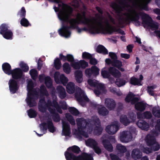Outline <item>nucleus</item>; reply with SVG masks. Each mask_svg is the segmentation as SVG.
Listing matches in <instances>:
<instances>
[{
	"label": "nucleus",
	"instance_id": "15",
	"mask_svg": "<svg viewBox=\"0 0 160 160\" xmlns=\"http://www.w3.org/2000/svg\"><path fill=\"white\" fill-rule=\"evenodd\" d=\"M9 90L11 93H15L18 90L19 86L16 81L13 79H10L9 81Z\"/></svg>",
	"mask_w": 160,
	"mask_h": 160
},
{
	"label": "nucleus",
	"instance_id": "44",
	"mask_svg": "<svg viewBox=\"0 0 160 160\" xmlns=\"http://www.w3.org/2000/svg\"><path fill=\"white\" fill-rule=\"evenodd\" d=\"M29 73L32 78L34 80L37 78L38 76L37 71L35 69H32L29 72Z\"/></svg>",
	"mask_w": 160,
	"mask_h": 160
},
{
	"label": "nucleus",
	"instance_id": "52",
	"mask_svg": "<svg viewBox=\"0 0 160 160\" xmlns=\"http://www.w3.org/2000/svg\"><path fill=\"white\" fill-rule=\"evenodd\" d=\"M113 65L117 67L118 68L121 67L122 66V62L119 60H116L113 63Z\"/></svg>",
	"mask_w": 160,
	"mask_h": 160
},
{
	"label": "nucleus",
	"instance_id": "53",
	"mask_svg": "<svg viewBox=\"0 0 160 160\" xmlns=\"http://www.w3.org/2000/svg\"><path fill=\"white\" fill-rule=\"evenodd\" d=\"M80 67H81L82 68H84L88 66V64L85 61L81 60L80 61Z\"/></svg>",
	"mask_w": 160,
	"mask_h": 160
},
{
	"label": "nucleus",
	"instance_id": "1",
	"mask_svg": "<svg viewBox=\"0 0 160 160\" xmlns=\"http://www.w3.org/2000/svg\"><path fill=\"white\" fill-rule=\"evenodd\" d=\"M33 84L31 80L28 82L27 90L28 92L27 97L26 100L27 103L30 107L35 106L36 103L35 100L40 96V99L38 105V109L42 112H46L47 109L51 114H52V119L55 122L60 121V117L56 113V111L58 112L62 113V110L59 106L57 102V98L56 95H52V102L50 100L48 99L47 102L45 101V98H48V93L46 90L45 87L42 85L40 87V90L38 89L33 90Z\"/></svg>",
	"mask_w": 160,
	"mask_h": 160
},
{
	"label": "nucleus",
	"instance_id": "63",
	"mask_svg": "<svg viewBox=\"0 0 160 160\" xmlns=\"http://www.w3.org/2000/svg\"><path fill=\"white\" fill-rule=\"evenodd\" d=\"M136 42H138V43L139 44H141V39L140 38H138V37H136Z\"/></svg>",
	"mask_w": 160,
	"mask_h": 160
},
{
	"label": "nucleus",
	"instance_id": "19",
	"mask_svg": "<svg viewBox=\"0 0 160 160\" xmlns=\"http://www.w3.org/2000/svg\"><path fill=\"white\" fill-rule=\"evenodd\" d=\"M13 78L17 79L20 78L22 76V72L21 69L19 68H16L12 71L11 74Z\"/></svg>",
	"mask_w": 160,
	"mask_h": 160
},
{
	"label": "nucleus",
	"instance_id": "34",
	"mask_svg": "<svg viewBox=\"0 0 160 160\" xmlns=\"http://www.w3.org/2000/svg\"><path fill=\"white\" fill-rule=\"evenodd\" d=\"M156 131H152L150 134L155 135V136H158V132H160V119L158 120L157 121V124L155 126Z\"/></svg>",
	"mask_w": 160,
	"mask_h": 160
},
{
	"label": "nucleus",
	"instance_id": "38",
	"mask_svg": "<svg viewBox=\"0 0 160 160\" xmlns=\"http://www.w3.org/2000/svg\"><path fill=\"white\" fill-rule=\"evenodd\" d=\"M63 70L64 72L67 74H69L71 72V68L68 63H65L62 66Z\"/></svg>",
	"mask_w": 160,
	"mask_h": 160
},
{
	"label": "nucleus",
	"instance_id": "54",
	"mask_svg": "<svg viewBox=\"0 0 160 160\" xmlns=\"http://www.w3.org/2000/svg\"><path fill=\"white\" fill-rule=\"evenodd\" d=\"M61 107L59 106L60 108L63 109H66L67 108V106L66 102L64 101L61 102H59Z\"/></svg>",
	"mask_w": 160,
	"mask_h": 160
},
{
	"label": "nucleus",
	"instance_id": "35",
	"mask_svg": "<svg viewBox=\"0 0 160 160\" xmlns=\"http://www.w3.org/2000/svg\"><path fill=\"white\" fill-rule=\"evenodd\" d=\"M70 150H71L72 152H70V151L69 152H65L72 153L74 155L73 153H78L80 151V148L77 146H73L69 148H68V150L69 151Z\"/></svg>",
	"mask_w": 160,
	"mask_h": 160
},
{
	"label": "nucleus",
	"instance_id": "28",
	"mask_svg": "<svg viewBox=\"0 0 160 160\" xmlns=\"http://www.w3.org/2000/svg\"><path fill=\"white\" fill-rule=\"evenodd\" d=\"M2 68L5 73L8 75L11 74L12 70H11V67L9 64L7 63L3 64L2 65Z\"/></svg>",
	"mask_w": 160,
	"mask_h": 160
},
{
	"label": "nucleus",
	"instance_id": "6",
	"mask_svg": "<svg viewBox=\"0 0 160 160\" xmlns=\"http://www.w3.org/2000/svg\"><path fill=\"white\" fill-rule=\"evenodd\" d=\"M65 155L67 160H93L92 156L86 153L77 156L72 153L65 152Z\"/></svg>",
	"mask_w": 160,
	"mask_h": 160
},
{
	"label": "nucleus",
	"instance_id": "39",
	"mask_svg": "<svg viewBox=\"0 0 160 160\" xmlns=\"http://www.w3.org/2000/svg\"><path fill=\"white\" fill-rule=\"evenodd\" d=\"M28 115L30 118H34L37 115L36 112L32 109H30L27 111Z\"/></svg>",
	"mask_w": 160,
	"mask_h": 160
},
{
	"label": "nucleus",
	"instance_id": "45",
	"mask_svg": "<svg viewBox=\"0 0 160 160\" xmlns=\"http://www.w3.org/2000/svg\"><path fill=\"white\" fill-rule=\"evenodd\" d=\"M71 65L75 69H79L80 68V61H73L71 63Z\"/></svg>",
	"mask_w": 160,
	"mask_h": 160
},
{
	"label": "nucleus",
	"instance_id": "55",
	"mask_svg": "<svg viewBox=\"0 0 160 160\" xmlns=\"http://www.w3.org/2000/svg\"><path fill=\"white\" fill-rule=\"evenodd\" d=\"M110 156L112 160H121L117 156L113 154H111Z\"/></svg>",
	"mask_w": 160,
	"mask_h": 160
},
{
	"label": "nucleus",
	"instance_id": "30",
	"mask_svg": "<svg viewBox=\"0 0 160 160\" xmlns=\"http://www.w3.org/2000/svg\"><path fill=\"white\" fill-rule=\"evenodd\" d=\"M157 87V86L155 84H152L148 86L147 91L149 95L152 96H154V90Z\"/></svg>",
	"mask_w": 160,
	"mask_h": 160
},
{
	"label": "nucleus",
	"instance_id": "5",
	"mask_svg": "<svg viewBox=\"0 0 160 160\" xmlns=\"http://www.w3.org/2000/svg\"><path fill=\"white\" fill-rule=\"evenodd\" d=\"M88 83L91 86L95 88L94 92L96 95L98 96L105 92L104 85L99 83L98 81L95 79H89L88 81Z\"/></svg>",
	"mask_w": 160,
	"mask_h": 160
},
{
	"label": "nucleus",
	"instance_id": "26",
	"mask_svg": "<svg viewBox=\"0 0 160 160\" xmlns=\"http://www.w3.org/2000/svg\"><path fill=\"white\" fill-rule=\"evenodd\" d=\"M137 117L138 118L149 119L152 117V114L150 112H146L143 113H138Z\"/></svg>",
	"mask_w": 160,
	"mask_h": 160
},
{
	"label": "nucleus",
	"instance_id": "25",
	"mask_svg": "<svg viewBox=\"0 0 160 160\" xmlns=\"http://www.w3.org/2000/svg\"><path fill=\"white\" fill-rule=\"evenodd\" d=\"M116 148L118 152V155L120 156H122L127 150L126 147L120 144H118Z\"/></svg>",
	"mask_w": 160,
	"mask_h": 160
},
{
	"label": "nucleus",
	"instance_id": "18",
	"mask_svg": "<svg viewBox=\"0 0 160 160\" xmlns=\"http://www.w3.org/2000/svg\"><path fill=\"white\" fill-rule=\"evenodd\" d=\"M137 125L139 128L145 131H148L150 127L149 124L142 120H138L137 123Z\"/></svg>",
	"mask_w": 160,
	"mask_h": 160
},
{
	"label": "nucleus",
	"instance_id": "62",
	"mask_svg": "<svg viewBox=\"0 0 160 160\" xmlns=\"http://www.w3.org/2000/svg\"><path fill=\"white\" fill-rule=\"evenodd\" d=\"M153 11L155 13L158 14H160V9H159L156 8L154 9L153 10Z\"/></svg>",
	"mask_w": 160,
	"mask_h": 160
},
{
	"label": "nucleus",
	"instance_id": "48",
	"mask_svg": "<svg viewBox=\"0 0 160 160\" xmlns=\"http://www.w3.org/2000/svg\"><path fill=\"white\" fill-rule=\"evenodd\" d=\"M20 23L22 26L24 27H28L29 24L28 21L24 18H22L21 20Z\"/></svg>",
	"mask_w": 160,
	"mask_h": 160
},
{
	"label": "nucleus",
	"instance_id": "3",
	"mask_svg": "<svg viewBox=\"0 0 160 160\" xmlns=\"http://www.w3.org/2000/svg\"><path fill=\"white\" fill-rule=\"evenodd\" d=\"M66 90L67 92L72 94L74 93L76 90V92L75 94V97L77 101L82 106L85 105V102L89 101V99L86 96L84 92L79 87H75L74 82H70L68 83L66 86Z\"/></svg>",
	"mask_w": 160,
	"mask_h": 160
},
{
	"label": "nucleus",
	"instance_id": "2",
	"mask_svg": "<svg viewBox=\"0 0 160 160\" xmlns=\"http://www.w3.org/2000/svg\"><path fill=\"white\" fill-rule=\"evenodd\" d=\"M76 122L78 130V138L80 140H82L81 139L79 138L80 135L85 138L88 137L87 132L90 133L93 131V123L96 126V128L94 129V132L96 134H100L102 130V128L100 126V123L97 116L92 117V120L89 119L87 120L83 118H77Z\"/></svg>",
	"mask_w": 160,
	"mask_h": 160
},
{
	"label": "nucleus",
	"instance_id": "61",
	"mask_svg": "<svg viewBox=\"0 0 160 160\" xmlns=\"http://www.w3.org/2000/svg\"><path fill=\"white\" fill-rule=\"evenodd\" d=\"M60 58V59L62 60L63 61H65L67 60V56H64L62 54H60L59 55Z\"/></svg>",
	"mask_w": 160,
	"mask_h": 160
},
{
	"label": "nucleus",
	"instance_id": "20",
	"mask_svg": "<svg viewBox=\"0 0 160 160\" xmlns=\"http://www.w3.org/2000/svg\"><path fill=\"white\" fill-rule=\"evenodd\" d=\"M105 105L110 110L113 109L116 106V103L112 99L107 98L105 100Z\"/></svg>",
	"mask_w": 160,
	"mask_h": 160
},
{
	"label": "nucleus",
	"instance_id": "41",
	"mask_svg": "<svg viewBox=\"0 0 160 160\" xmlns=\"http://www.w3.org/2000/svg\"><path fill=\"white\" fill-rule=\"evenodd\" d=\"M150 0H133L134 3V5H137L139 7H141V5H142L143 6V2H146V1L148 2H149L150 1Z\"/></svg>",
	"mask_w": 160,
	"mask_h": 160
},
{
	"label": "nucleus",
	"instance_id": "9",
	"mask_svg": "<svg viewBox=\"0 0 160 160\" xmlns=\"http://www.w3.org/2000/svg\"><path fill=\"white\" fill-rule=\"evenodd\" d=\"M119 139L122 142L128 143L132 141V136L129 131H124L120 132Z\"/></svg>",
	"mask_w": 160,
	"mask_h": 160
},
{
	"label": "nucleus",
	"instance_id": "14",
	"mask_svg": "<svg viewBox=\"0 0 160 160\" xmlns=\"http://www.w3.org/2000/svg\"><path fill=\"white\" fill-rule=\"evenodd\" d=\"M47 126L49 131L51 132H53L55 131V128L53 126L51 119L48 120L47 123H42L40 125V127L42 130L46 131V129L45 128V127Z\"/></svg>",
	"mask_w": 160,
	"mask_h": 160
},
{
	"label": "nucleus",
	"instance_id": "16",
	"mask_svg": "<svg viewBox=\"0 0 160 160\" xmlns=\"http://www.w3.org/2000/svg\"><path fill=\"white\" fill-rule=\"evenodd\" d=\"M39 79L41 82L43 81L44 80L45 83L47 87L48 88H52V81L50 77L48 76L45 77L44 75L42 74L39 76Z\"/></svg>",
	"mask_w": 160,
	"mask_h": 160
},
{
	"label": "nucleus",
	"instance_id": "49",
	"mask_svg": "<svg viewBox=\"0 0 160 160\" xmlns=\"http://www.w3.org/2000/svg\"><path fill=\"white\" fill-rule=\"evenodd\" d=\"M18 15L21 18H24L26 15V11L24 7H22L20 11L19 12Z\"/></svg>",
	"mask_w": 160,
	"mask_h": 160
},
{
	"label": "nucleus",
	"instance_id": "17",
	"mask_svg": "<svg viewBox=\"0 0 160 160\" xmlns=\"http://www.w3.org/2000/svg\"><path fill=\"white\" fill-rule=\"evenodd\" d=\"M62 135L69 136L70 134V129L69 124L63 120L62 121Z\"/></svg>",
	"mask_w": 160,
	"mask_h": 160
},
{
	"label": "nucleus",
	"instance_id": "21",
	"mask_svg": "<svg viewBox=\"0 0 160 160\" xmlns=\"http://www.w3.org/2000/svg\"><path fill=\"white\" fill-rule=\"evenodd\" d=\"M56 89L58 95L60 98L63 99L66 97V92L65 88L62 86H58Z\"/></svg>",
	"mask_w": 160,
	"mask_h": 160
},
{
	"label": "nucleus",
	"instance_id": "36",
	"mask_svg": "<svg viewBox=\"0 0 160 160\" xmlns=\"http://www.w3.org/2000/svg\"><path fill=\"white\" fill-rule=\"evenodd\" d=\"M130 83L131 84L134 85H138L140 86L142 85L140 83V80H139V79L134 77H132L131 78Z\"/></svg>",
	"mask_w": 160,
	"mask_h": 160
},
{
	"label": "nucleus",
	"instance_id": "47",
	"mask_svg": "<svg viewBox=\"0 0 160 160\" xmlns=\"http://www.w3.org/2000/svg\"><path fill=\"white\" fill-rule=\"evenodd\" d=\"M69 111L73 115H77L79 114V112L76 108L74 107H70L68 108Z\"/></svg>",
	"mask_w": 160,
	"mask_h": 160
},
{
	"label": "nucleus",
	"instance_id": "23",
	"mask_svg": "<svg viewBox=\"0 0 160 160\" xmlns=\"http://www.w3.org/2000/svg\"><path fill=\"white\" fill-rule=\"evenodd\" d=\"M142 156V153L138 149H134L132 152L131 156L134 160L140 158Z\"/></svg>",
	"mask_w": 160,
	"mask_h": 160
},
{
	"label": "nucleus",
	"instance_id": "43",
	"mask_svg": "<svg viewBox=\"0 0 160 160\" xmlns=\"http://www.w3.org/2000/svg\"><path fill=\"white\" fill-rule=\"evenodd\" d=\"M19 66L24 72H27L29 70V67L24 62H21L19 64Z\"/></svg>",
	"mask_w": 160,
	"mask_h": 160
},
{
	"label": "nucleus",
	"instance_id": "12",
	"mask_svg": "<svg viewBox=\"0 0 160 160\" xmlns=\"http://www.w3.org/2000/svg\"><path fill=\"white\" fill-rule=\"evenodd\" d=\"M99 69L96 66H92L91 68L85 70V73L86 77L90 78L92 76H96L99 74Z\"/></svg>",
	"mask_w": 160,
	"mask_h": 160
},
{
	"label": "nucleus",
	"instance_id": "60",
	"mask_svg": "<svg viewBox=\"0 0 160 160\" xmlns=\"http://www.w3.org/2000/svg\"><path fill=\"white\" fill-rule=\"evenodd\" d=\"M132 45H129L127 46V48L129 52H132V49L133 48Z\"/></svg>",
	"mask_w": 160,
	"mask_h": 160
},
{
	"label": "nucleus",
	"instance_id": "56",
	"mask_svg": "<svg viewBox=\"0 0 160 160\" xmlns=\"http://www.w3.org/2000/svg\"><path fill=\"white\" fill-rule=\"evenodd\" d=\"M67 60L69 62H72L74 60L73 56L71 54H68L67 55Z\"/></svg>",
	"mask_w": 160,
	"mask_h": 160
},
{
	"label": "nucleus",
	"instance_id": "4",
	"mask_svg": "<svg viewBox=\"0 0 160 160\" xmlns=\"http://www.w3.org/2000/svg\"><path fill=\"white\" fill-rule=\"evenodd\" d=\"M156 136L152 134H149L146 136L145 140L147 145L150 148L141 146L140 149L144 153L148 154L153 151H157L159 149L160 146L156 141L155 137Z\"/></svg>",
	"mask_w": 160,
	"mask_h": 160
},
{
	"label": "nucleus",
	"instance_id": "29",
	"mask_svg": "<svg viewBox=\"0 0 160 160\" xmlns=\"http://www.w3.org/2000/svg\"><path fill=\"white\" fill-rule=\"evenodd\" d=\"M109 71L110 73L116 78H119L121 76L120 72L114 67H110Z\"/></svg>",
	"mask_w": 160,
	"mask_h": 160
},
{
	"label": "nucleus",
	"instance_id": "46",
	"mask_svg": "<svg viewBox=\"0 0 160 160\" xmlns=\"http://www.w3.org/2000/svg\"><path fill=\"white\" fill-rule=\"evenodd\" d=\"M126 82L122 79H117L116 82V84L119 87L125 85Z\"/></svg>",
	"mask_w": 160,
	"mask_h": 160
},
{
	"label": "nucleus",
	"instance_id": "59",
	"mask_svg": "<svg viewBox=\"0 0 160 160\" xmlns=\"http://www.w3.org/2000/svg\"><path fill=\"white\" fill-rule=\"evenodd\" d=\"M121 56L122 58L128 59L130 58V55L126 53H121Z\"/></svg>",
	"mask_w": 160,
	"mask_h": 160
},
{
	"label": "nucleus",
	"instance_id": "40",
	"mask_svg": "<svg viewBox=\"0 0 160 160\" xmlns=\"http://www.w3.org/2000/svg\"><path fill=\"white\" fill-rule=\"evenodd\" d=\"M66 117L72 125H75V121L73 119V117L70 114H66Z\"/></svg>",
	"mask_w": 160,
	"mask_h": 160
},
{
	"label": "nucleus",
	"instance_id": "58",
	"mask_svg": "<svg viewBox=\"0 0 160 160\" xmlns=\"http://www.w3.org/2000/svg\"><path fill=\"white\" fill-rule=\"evenodd\" d=\"M89 59H90V63L91 64L95 65L97 64V60L93 58H92V57L91 58H90Z\"/></svg>",
	"mask_w": 160,
	"mask_h": 160
},
{
	"label": "nucleus",
	"instance_id": "37",
	"mask_svg": "<svg viewBox=\"0 0 160 160\" xmlns=\"http://www.w3.org/2000/svg\"><path fill=\"white\" fill-rule=\"evenodd\" d=\"M152 113L156 117H160V108L158 107H154L152 108Z\"/></svg>",
	"mask_w": 160,
	"mask_h": 160
},
{
	"label": "nucleus",
	"instance_id": "57",
	"mask_svg": "<svg viewBox=\"0 0 160 160\" xmlns=\"http://www.w3.org/2000/svg\"><path fill=\"white\" fill-rule=\"evenodd\" d=\"M109 56L113 59L115 60L117 58V56L114 53L110 52L109 53Z\"/></svg>",
	"mask_w": 160,
	"mask_h": 160
},
{
	"label": "nucleus",
	"instance_id": "22",
	"mask_svg": "<svg viewBox=\"0 0 160 160\" xmlns=\"http://www.w3.org/2000/svg\"><path fill=\"white\" fill-rule=\"evenodd\" d=\"M125 100L127 102H131L132 104H134L138 101V99L137 98L135 97L134 94L130 92L127 96Z\"/></svg>",
	"mask_w": 160,
	"mask_h": 160
},
{
	"label": "nucleus",
	"instance_id": "32",
	"mask_svg": "<svg viewBox=\"0 0 160 160\" xmlns=\"http://www.w3.org/2000/svg\"><path fill=\"white\" fill-rule=\"evenodd\" d=\"M97 51L99 53L105 55L108 54V51L103 46L99 45L97 48Z\"/></svg>",
	"mask_w": 160,
	"mask_h": 160
},
{
	"label": "nucleus",
	"instance_id": "11",
	"mask_svg": "<svg viewBox=\"0 0 160 160\" xmlns=\"http://www.w3.org/2000/svg\"><path fill=\"white\" fill-rule=\"evenodd\" d=\"M59 72H57L54 75V79L55 82L58 84L62 83L64 85H66L68 81V78L64 74H62L59 76Z\"/></svg>",
	"mask_w": 160,
	"mask_h": 160
},
{
	"label": "nucleus",
	"instance_id": "8",
	"mask_svg": "<svg viewBox=\"0 0 160 160\" xmlns=\"http://www.w3.org/2000/svg\"><path fill=\"white\" fill-rule=\"evenodd\" d=\"M85 142L86 145L92 148L96 153L99 154L101 153V149L98 146V143L95 140L89 138L85 141Z\"/></svg>",
	"mask_w": 160,
	"mask_h": 160
},
{
	"label": "nucleus",
	"instance_id": "33",
	"mask_svg": "<svg viewBox=\"0 0 160 160\" xmlns=\"http://www.w3.org/2000/svg\"><path fill=\"white\" fill-rule=\"evenodd\" d=\"M102 143L104 148L108 151L111 152L112 151L113 147L108 141L104 140L102 141Z\"/></svg>",
	"mask_w": 160,
	"mask_h": 160
},
{
	"label": "nucleus",
	"instance_id": "51",
	"mask_svg": "<svg viewBox=\"0 0 160 160\" xmlns=\"http://www.w3.org/2000/svg\"><path fill=\"white\" fill-rule=\"evenodd\" d=\"M92 57V55L88 52H85L82 53V58H83L90 59Z\"/></svg>",
	"mask_w": 160,
	"mask_h": 160
},
{
	"label": "nucleus",
	"instance_id": "42",
	"mask_svg": "<svg viewBox=\"0 0 160 160\" xmlns=\"http://www.w3.org/2000/svg\"><path fill=\"white\" fill-rule=\"evenodd\" d=\"M54 66L56 69H59L61 67V63L58 58H56L54 61Z\"/></svg>",
	"mask_w": 160,
	"mask_h": 160
},
{
	"label": "nucleus",
	"instance_id": "13",
	"mask_svg": "<svg viewBox=\"0 0 160 160\" xmlns=\"http://www.w3.org/2000/svg\"><path fill=\"white\" fill-rule=\"evenodd\" d=\"M92 106L93 107L98 108V114L101 115L105 116L108 114V111L104 106L99 104H97L96 102L92 103Z\"/></svg>",
	"mask_w": 160,
	"mask_h": 160
},
{
	"label": "nucleus",
	"instance_id": "10",
	"mask_svg": "<svg viewBox=\"0 0 160 160\" xmlns=\"http://www.w3.org/2000/svg\"><path fill=\"white\" fill-rule=\"evenodd\" d=\"M119 126L118 122L115 121L111 125L107 126L106 128V131L109 134H114L118 130Z\"/></svg>",
	"mask_w": 160,
	"mask_h": 160
},
{
	"label": "nucleus",
	"instance_id": "27",
	"mask_svg": "<svg viewBox=\"0 0 160 160\" xmlns=\"http://www.w3.org/2000/svg\"><path fill=\"white\" fill-rule=\"evenodd\" d=\"M75 79L77 82L81 83L83 81L82 72L80 70H78L75 72Z\"/></svg>",
	"mask_w": 160,
	"mask_h": 160
},
{
	"label": "nucleus",
	"instance_id": "7",
	"mask_svg": "<svg viewBox=\"0 0 160 160\" xmlns=\"http://www.w3.org/2000/svg\"><path fill=\"white\" fill-rule=\"evenodd\" d=\"M8 27L5 24H3L0 27V33L7 39H12L13 33L11 30L8 29Z\"/></svg>",
	"mask_w": 160,
	"mask_h": 160
},
{
	"label": "nucleus",
	"instance_id": "50",
	"mask_svg": "<svg viewBox=\"0 0 160 160\" xmlns=\"http://www.w3.org/2000/svg\"><path fill=\"white\" fill-rule=\"evenodd\" d=\"M101 74L102 77L104 78H108L109 77V74L108 72L103 69L102 70Z\"/></svg>",
	"mask_w": 160,
	"mask_h": 160
},
{
	"label": "nucleus",
	"instance_id": "31",
	"mask_svg": "<svg viewBox=\"0 0 160 160\" xmlns=\"http://www.w3.org/2000/svg\"><path fill=\"white\" fill-rule=\"evenodd\" d=\"M146 107V104L142 102H138L136 103L135 105L136 109L137 110L140 111H144Z\"/></svg>",
	"mask_w": 160,
	"mask_h": 160
},
{
	"label": "nucleus",
	"instance_id": "24",
	"mask_svg": "<svg viewBox=\"0 0 160 160\" xmlns=\"http://www.w3.org/2000/svg\"><path fill=\"white\" fill-rule=\"evenodd\" d=\"M136 118L135 116L132 117V119L131 121L128 119L127 117L125 115H122L120 118V122L125 125H127L130 123L134 122L135 121Z\"/></svg>",
	"mask_w": 160,
	"mask_h": 160
},
{
	"label": "nucleus",
	"instance_id": "64",
	"mask_svg": "<svg viewBox=\"0 0 160 160\" xmlns=\"http://www.w3.org/2000/svg\"><path fill=\"white\" fill-rule=\"evenodd\" d=\"M155 2L158 6L160 8V0H156Z\"/></svg>",
	"mask_w": 160,
	"mask_h": 160
}]
</instances>
